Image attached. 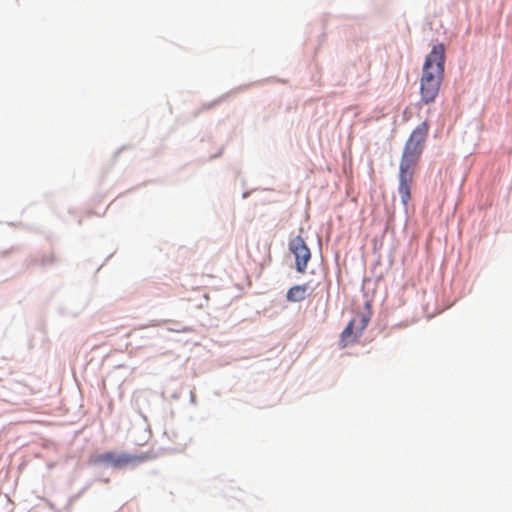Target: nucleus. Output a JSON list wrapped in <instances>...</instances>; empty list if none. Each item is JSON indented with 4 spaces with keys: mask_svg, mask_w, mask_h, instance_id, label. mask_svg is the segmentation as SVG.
I'll return each instance as SVG.
<instances>
[{
    "mask_svg": "<svg viewBox=\"0 0 512 512\" xmlns=\"http://www.w3.org/2000/svg\"><path fill=\"white\" fill-rule=\"evenodd\" d=\"M429 131L426 121L419 124L411 133L406 142L399 168L398 192L404 206L408 205L411 198L414 167L422 153L425 140Z\"/></svg>",
    "mask_w": 512,
    "mask_h": 512,
    "instance_id": "f257e3e1",
    "label": "nucleus"
},
{
    "mask_svg": "<svg viewBox=\"0 0 512 512\" xmlns=\"http://www.w3.org/2000/svg\"><path fill=\"white\" fill-rule=\"evenodd\" d=\"M289 248L295 256L296 269L304 273L311 258V252L301 236H296L290 241Z\"/></svg>",
    "mask_w": 512,
    "mask_h": 512,
    "instance_id": "20e7f679",
    "label": "nucleus"
},
{
    "mask_svg": "<svg viewBox=\"0 0 512 512\" xmlns=\"http://www.w3.org/2000/svg\"><path fill=\"white\" fill-rule=\"evenodd\" d=\"M307 289V285H295L288 290L286 298L290 302H300L306 298Z\"/></svg>",
    "mask_w": 512,
    "mask_h": 512,
    "instance_id": "423d86ee",
    "label": "nucleus"
},
{
    "mask_svg": "<svg viewBox=\"0 0 512 512\" xmlns=\"http://www.w3.org/2000/svg\"><path fill=\"white\" fill-rule=\"evenodd\" d=\"M142 460L141 457L129 455V454H117L115 452H105L98 455L94 459V463L97 464H107L111 465L114 468H123L129 465L130 463H134Z\"/></svg>",
    "mask_w": 512,
    "mask_h": 512,
    "instance_id": "39448f33",
    "label": "nucleus"
},
{
    "mask_svg": "<svg viewBox=\"0 0 512 512\" xmlns=\"http://www.w3.org/2000/svg\"><path fill=\"white\" fill-rule=\"evenodd\" d=\"M368 322L369 318L364 314L360 315L359 320L356 318L352 319L341 333V348H345L348 345L354 343L358 337H360Z\"/></svg>",
    "mask_w": 512,
    "mask_h": 512,
    "instance_id": "7ed1b4c3",
    "label": "nucleus"
},
{
    "mask_svg": "<svg viewBox=\"0 0 512 512\" xmlns=\"http://www.w3.org/2000/svg\"><path fill=\"white\" fill-rule=\"evenodd\" d=\"M445 47L443 44L433 46L426 56L420 79L421 100L428 104L437 97L444 76Z\"/></svg>",
    "mask_w": 512,
    "mask_h": 512,
    "instance_id": "f03ea898",
    "label": "nucleus"
}]
</instances>
